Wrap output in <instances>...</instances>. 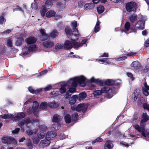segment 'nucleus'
I'll return each mask as SVG.
<instances>
[{"label": "nucleus", "mask_w": 149, "mask_h": 149, "mask_svg": "<svg viewBox=\"0 0 149 149\" xmlns=\"http://www.w3.org/2000/svg\"><path fill=\"white\" fill-rule=\"evenodd\" d=\"M140 66V63L137 61L133 62L131 64V66L136 69L139 68Z\"/></svg>", "instance_id": "nucleus-32"}, {"label": "nucleus", "mask_w": 149, "mask_h": 149, "mask_svg": "<svg viewBox=\"0 0 149 149\" xmlns=\"http://www.w3.org/2000/svg\"><path fill=\"white\" fill-rule=\"evenodd\" d=\"M94 7V3H86L84 6V8L85 9L87 10H91Z\"/></svg>", "instance_id": "nucleus-29"}, {"label": "nucleus", "mask_w": 149, "mask_h": 149, "mask_svg": "<svg viewBox=\"0 0 149 149\" xmlns=\"http://www.w3.org/2000/svg\"><path fill=\"white\" fill-rule=\"evenodd\" d=\"M136 4L134 2H131L127 3L126 8L127 11L129 12H135L136 10Z\"/></svg>", "instance_id": "nucleus-8"}, {"label": "nucleus", "mask_w": 149, "mask_h": 149, "mask_svg": "<svg viewBox=\"0 0 149 149\" xmlns=\"http://www.w3.org/2000/svg\"><path fill=\"white\" fill-rule=\"evenodd\" d=\"M86 96V94L85 93L82 92L80 93L79 95V99L80 100H82L84 99Z\"/></svg>", "instance_id": "nucleus-39"}, {"label": "nucleus", "mask_w": 149, "mask_h": 149, "mask_svg": "<svg viewBox=\"0 0 149 149\" xmlns=\"http://www.w3.org/2000/svg\"><path fill=\"white\" fill-rule=\"evenodd\" d=\"M68 91L66 92L65 95H64V97L65 99H68L71 96V94Z\"/></svg>", "instance_id": "nucleus-54"}, {"label": "nucleus", "mask_w": 149, "mask_h": 149, "mask_svg": "<svg viewBox=\"0 0 149 149\" xmlns=\"http://www.w3.org/2000/svg\"><path fill=\"white\" fill-rule=\"evenodd\" d=\"M68 83L67 82H64L61 84V87L59 89V91L61 93L63 94L66 91V86H68Z\"/></svg>", "instance_id": "nucleus-13"}, {"label": "nucleus", "mask_w": 149, "mask_h": 149, "mask_svg": "<svg viewBox=\"0 0 149 149\" xmlns=\"http://www.w3.org/2000/svg\"><path fill=\"white\" fill-rule=\"evenodd\" d=\"M102 93L101 90H98L94 91L93 93L94 95L95 96L100 95Z\"/></svg>", "instance_id": "nucleus-48"}, {"label": "nucleus", "mask_w": 149, "mask_h": 149, "mask_svg": "<svg viewBox=\"0 0 149 149\" xmlns=\"http://www.w3.org/2000/svg\"><path fill=\"white\" fill-rule=\"evenodd\" d=\"M37 130L36 129L33 130V131L31 130H28L26 131V134L29 135H32L33 133L36 134L37 132Z\"/></svg>", "instance_id": "nucleus-37"}, {"label": "nucleus", "mask_w": 149, "mask_h": 149, "mask_svg": "<svg viewBox=\"0 0 149 149\" xmlns=\"http://www.w3.org/2000/svg\"><path fill=\"white\" fill-rule=\"evenodd\" d=\"M77 21H75L74 22L72 23L71 27L72 29L74 30H74L75 29H76V27H77Z\"/></svg>", "instance_id": "nucleus-53"}, {"label": "nucleus", "mask_w": 149, "mask_h": 149, "mask_svg": "<svg viewBox=\"0 0 149 149\" xmlns=\"http://www.w3.org/2000/svg\"><path fill=\"white\" fill-rule=\"evenodd\" d=\"M19 131V128H16L14 130L12 131V133L13 134H17Z\"/></svg>", "instance_id": "nucleus-61"}, {"label": "nucleus", "mask_w": 149, "mask_h": 149, "mask_svg": "<svg viewBox=\"0 0 149 149\" xmlns=\"http://www.w3.org/2000/svg\"><path fill=\"white\" fill-rule=\"evenodd\" d=\"M137 18V15L135 14H133L129 17V19L132 23H133L136 21Z\"/></svg>", "instance_id": "nucleus-26"}, {"label": "nucleus", "mask_w": 149, "mask_h": 149, "mask_svg": "<svg viewBox=\"0 0 149 149\" xmlns=\"http://www.w3.org/2000/svg\"><path fill=\"white\" fill-rule=\"evenodd\" d=\"M56 14V13L53 10L48 11L46 14V17L47 18H50L54 16Z\"/></svg>", "instance_id": "nucleus-28"}, {"label": "nucleus", "mask_w": 149, "mask_h": 149, "mask_svg": "<svg viewBox=\"0 0 149 149\" xmlns=\"http://www.w3.org/2000/svg\"><path fill=\"white\" fill-rule=\"evenodd\" d=\"M56 135V133L53 132H47L46 135V138L49 139V140H52L55 137Z\"/></svg>", "instance_id": "nucleus-17"}, {"label": "nucleus", "mask_w": 149, "mask_h": 149, "mask_svg": "<svg viewBox=\"0 0 149 149\" xmlns=\"http://www.w3.org/2000/svg\"><path fill=\"white\" fill-rule=\"evenodd\" d=\"M6 47L4 46H2L0 49V51L1 53L5 52L6 51Z\"/></svg>", "instance_id": "nucleus-55"}, {"label": "nucleus", "mask_w": 149, "mask_h": 149, "mask_svg": "<svg viewBox=\"0 0 149 149\" xmlns=\"http://www.w3.org/2000/svg\"><path fill=\"white\" fill-rule=\"evenodd\" d=\"M0 116L4 119L11 118L12 120L13 115V114L8 113L1 115Z\"/></svg>", "instance_id": "nucleus-33"}, {"label": "nucleus", "mask_w": 149, "mask_h": 149, "mask_svg": "<svg viewBox=\"0 0 149 149\" xmlns=\"http://www.w3.org/2000/svg\"><path fill=\"white\" fill-rule=\"evenodd\" d=\"M36 39L34 37H29L26 40V42L28 44L35 43L36 42Z\"/></svg>", "instance_id": "nucleus-27"}, {"label": "nucleus", "mask_w": 149, "mask_h": 149, "mask_svg": "<svg viewBox=\"0 0 149 149\" xmlns=\"http://www.w3.org/2000/svg\"><path fill=\"white\" fill-rule=\"evenodd\" d=\"M25 117V114L23 112H20L17 114V115L14 117L13 116V117L12 118V120L13 121L16 122L19 119L23 118Z\"/></svg>", "instance_id": "nucleus-14"}, {"label": "nucleus", "mask_w": 149, "mask_h": 149, "mask_svg": "<svg viewBox=\"0 0 149 149\" xmlns=\"http://www.w3.org/2000/svg\"><path fill=\"white\" fill-rule=\"evenodd\" d=\"M58 34V33L56 31L54 30L50 34L51 37L54 38L56 37Z\"/></svg>", "instance_id": "nucleus-45"}, {"label": "nucleus", "mask_w": 149, "mask_h": 149, "mask_svg": "<svg viewBox=\"0 0 149 149\" xmlns=\"http://www.w3.org/2000/svg\"><path fill=\"white\" fill-rule=\"evenodd\" d=\"M57 5L59 7V8L61 9H62L64 8L65 7V4L61 2H58Z\"/></svg>", "instance_id": "nucleus-51"}, {"label": "nucleus", "mask_w": 149, "mask_h": 149, "mask_svg": "<svg viewBox=\"0 0 149 149\" xmlns=\"http://www.w3.org/2000/svg\"><path fill=\"white\" fill-rule=\"evenodd\" d=\"M103 139L101 137H98L96 139L93 140L92 141V143H94L97 142H102L103 141Z\"/></svg>", "instance_id": "nucleus-50"}, {"label": "nucleus", "mask_w": 149, "mask_h": 149, "mask_svg": "<svg viewBox=\"0 0 149 149\" xmlns=\"http://www.w3.org/2000/svg\"><path fill=\"white\" fill-rule=\"evenodd\" d=\"M145 87L142 89L143 94L146 96L149 95V86L147 85L146 84H144Z\"/></svg>", "instance_id": "nucleus-22"}, {"label": "nucleus", "mask_w": 149, "mask_h": 149, "mask_svg": "<svg viewBox=\"0 0 149 149\" xmlns=\"http://www.w3.org/2000/svg\"><path fill=\"white\" fill-rule=\"evenodd\" d=\"M36 46L35 45H32L30 46L29 48L27 47H25L23 49L22 54L23 55L25 56L27 55L29 52H33L36 49Z\"/></svg>", "instance_id": "nucleus-9"}, {"label": "nucleus", "mask_w": 149, "mask_h": 149, "mask_svg": "<svg viewBox=\"0 0 149 149\" xmlns=\"http://www.w3.org/2000/svg\"><path fill=\"white\" fill-rule=\"evenodd\" d=\"M60 127L61 125L59 123H56L52 125L51 128L53 130H58Z\"/></svg>", "instance_id": "nucleus-30"}, {"label": "nucleus", "mask_w": 149, "mask_h": 149, "mask_svg": "<svg viewBox=\"0 0 149 149\" xmlns=\"http://www.w3.org/2000/svg\"><path fill=\"white\" fill-rule=\"evenodd\" d=\"M31 7L34 9H36L38 8V3L35 2L34 3H32L31 4Z\"/></svg>", "instance_id": "nucleus-56"}, {"label": "nucleus", "mask_w": 149, "mask_h": 149, "mask_svg": "<svg viewBox=\"0 0 149 149\" xmlns=\"http://www.w3.org/2000/svg\"><path fill=\"white\" fill-rule=\"evenodd\" d=\"M99 25L100 22L99 21H97L94 28V31L95 32L97 33L100 30V27Z\"/></svg>", "instance_id": "nucleus-44"}, {"label": "nucleus", "mask_w": 149, "mask_h": 149, "mask_svg": "<svg viewBox=\"0 0 149 149\" xmlns=\"http://www.w3.org/2000/svg\"><path fill=\"white\" fill-rule=\"evenodd\" d=\"M130 28V24L129 22H127L125 25V30H121V32H124L127 33L126 32L129 30Z\"/></svg>", "instance_id": "nucleus-24"}, {"label": "nucleus", "mask_w": 149, "mask_h": 149, "mask_svg": "<svg viewBox=\"0 0 149 149\" xmlns=\"http://www.w3.org/2000/svg\"><path fill=\"white\" fill-rule=\"evenodd\" d=\"M42 35L41 40L43 42V46L47 48H51L54 46V43L51 40H46L49 38V36L45 33V30L44 29L39 30Z\"/></svg>", "instance_id": "nucleus-3"}, {"label": "nucleus", "mask_w": 149, "mask_h": 149, "mask_svg": "<svg viewBox=\"0 0 149 149\" xmlns=\"http://www.w3.org/2000/svg\"><path fill=\"white\" fill-rule=\"evenodd\" d=\"M100 1H101L102 3H104L106 2L107 0H93V3L97 4Z\"/></svg>", "instance_id": "nucleus-57"}, {"label": "nucleus", "mask_w": 149, "mask_h": 149, "mask_svg": "<svg viewBox=\"0 0 149 149\" xmlns=\"http://www.w3.org/2000/svg\"><path fill=\"white\" fill-rule=\"evenodd\" d=\"M39 106V104L38 102L35 101L33 102L32 108L33 110H36L38 108Z\"/></svg>", "instance_id": "nucleus-43"}, {"label": "nucleus", "mask_w": 149, "mask_h": 149, "mask_svg": "<svg viewBox=\"0 0 149 149\" xmlns=\"http://www.w3.org/2000/svg\"><path fill=\"white\" fill-rule=\"evenodd\" d=\"M89 81L91 82H93L100 84V86H102L103 84V82L101 80L99 79H95L94 77H92L89 80Z\"/></svg>", "instance_id": "nucleus-20"}, {"label": "nucleus", "mask_w": 149, "mask_h": 149, "mask_svg": "<svg viewBox=\"0 0 149 149\" xmlns=\"http://www.w3.org/2000/svg\"><path fill=\"white\" fill-rule=\"evenodd\" d=\"M145 21L140 20L136 24V27L139 29L143 30L144 28Z\"/></svg>", "instance_id": "nucleus-15"}, {"label": "nucleus", "mask_w": 149, "mask_h": 149, "mask_svg": "<svg viewBox=\"0 0 149 149\" xmlns=\"http://www.w3.org/2000/svg\"><path fill=\"white\" fill-rule=\"evenodd\" d=\"M104 83L105 84L108 86L111 85L113 84L118 85H120V83H116V81L110 79H108L106 80L104 82Z\"/></svg>", "instance_id": "nucleus-19"}, {"label": "nucleus", "mask_w": 149, "mask_h": 149, "mask_svg": "<svg viewBox=\"0 0 149 149\" xmlns=\"http://www.w3.org/2000/svg\"><path fill=\"white\" fill-rule=\"evenodd\" d=\"M115 135L118 136V137H126V136H125L124 135H122V134H120V132L118 131H116Z\"/></svg>", "instance_id": "nucleus-62"}, {"label": "nucleus", "mask_w": 149, "mask_h": 149, "mask_svg": "<svg viewBox=\"0 0 149 149\" xmlns=\"http://www.w3.org/2000/svg\"><path fill=\"white\" fill-rule=\"evenodd\" d=\"M143 107L145 109H146L149 111V105L146 103H144L143 104Z\"/></svg>", "instance_id": "nucleus-59"}, {"label": "nucleus", "mask_w": 149, "mask_h": 149, "mask_svg": "<svg viewBox=\"0 0 149 149\" xmlns=\"http://www.w3.org/2000/svg\"><path fill=\"white\" fill-rule=\"evenodd\" d=\"M101 91L102 93H108L107 95L108 98H111L116 93V89L113 87L111 88L108 86L104 87L101 88Z\"/></svg>", "instance_id": "nucleus-6"}, {"label": "nucleus", "mask_w": 149, "mask_h": 149, "mask_svg": "<svg viewBox=\"0 0 149 149\" xmlns=\"http://www.w3.org/2000/svg\"><path fill=\"white\" fill-rule=\"evenodd\" d=\"M48 104L45 102H42L40 106V108L42 109H45L47 108Z\"/></svg>", "instance_id": "nucleus-35"}, {"label": "nucleus", "mask_w": 149, "mask_h": 149, "mask_svg": "<svg viewBox=\"0 0 149 149\" xmlns=\"http://www.w3.org/2000/svg\"><path fill=\"white\" fill-rule=\"evenodd\" d=\"M113 146L112 141L110 140H107L104 145V149H112Z\"/></svg>", "instance_id": "nucleus-16"}, {"label": "nucleus", "mask_w": 149, "mask_h": 149, "mask_svg": "<svg viewBox=\"0 0 149 149\" xmlns=\"http://www.w3.org/2000/svg\"><path fill=\"white\" fill-rule=\"evenodd\" d=\"M7 45L8 47H12V42L11 40L8 39L7 41Z\"/></svg>", "instance_id": "nucleus-49"}, {"label": "nucleus", "mask_w": 149, "mask_h": 149, "mask_svg": "<svg viewBox=\"0 0 149 149\" xmlns=\"http://www.w3.org/2000/svg\"><path fill=\"white\" fill-rule=\"evenodd\" d=\"M29 91L31 93L34 94L36 93L35 90H34L31 86H29L28 88Z\"/></svg>", "instance_id": "nucleus-58"}, {"label": "nucleus", "mask_w": 149, "mask_h": 149, "mask_svg": "<svg viewBox=\"0 0 149 149\" xmlns=\"http://www.w3.org/2000/svg\"><path fill=\"white\" fill-rule=\"evenodd\" d=\"M51 142L49 139H45L41 140L39 144V146L40 148H44L49 146Z\"/></svg>", "instance_id": "nucleus-12"}, {"label": "nucleus", "mask_w": 149, "mask_h": 149, "mask_svg": "<svg viewBox=\"0 0 149 149\" xmlns=\"http://www.w3.org/2000/svg\"><path fill=\"white\" fill-rule=\"evenodd\" d=\"M88 105L85 104H79L76 107V111H82L83 112H85L87 109Z\"/></svg>", "instance_id": "nucleus-10"}, {"label": "nucleus", "mask_w": 149, "mask_h": 149, "mask_svg": "<svg viewBox=\"0 0 149 149\" xmlns=\"http://www.w3.org/2000/svg\"><path fill=\"white\" fill-rule=\"evenodd\" d=\"M65 31L68 37L69 38L70 36V39L72 42L77 40L78 39L79 37L80 36L78 32L77 29H75L72 33L70 28H65Z\"/></svg>", "instance_id": "nucleus-5"}, {"label": "nucleus", "mask_w": 149, "mask_h": 149, "mask_svg": "<svg viewBox=\"0 0 149 149\" xmlns=\"http://www.w3.org/2000/svg\"><path fill=\"white\" fill-rule=\"evenodd\" d=\"M86 80V78L83 75L70 78L68 81V92L71 93L75 92L77 84L81 86H85Z\"/></svg>", "instance_id": "nucleus-1"}, {"label": "nucleus", "mask_w": 149, "mask_h": 149, "mask_svg": "<svg viewBox=\"0 0 149 149\" xmlns=\"http://www.w3.org/2000/svg\"><path fill=\"white\" fill-rule=\"evenodd\" d=\"M144 45L146 47L149 46V38L145 41L144 44Z\"/></svg>", "instance_id": "nucleus-64"}, {"label": "nucleus", "mask_w": 149, "mask_h": 149, "mask_svg": "<svg viewBox=\"0 0 149 149\" xmlns=\"http://www.w3.org/2000/svg\"><path fill=\"white\" fill-rule=\"evenodd\" d=\"M109 58L103 59H99L98 62H101L102 63L107 64L109 63Z\"/></svg>", "instance_id": "nucleus-46"}, {"label": "nucleus", "mask_w": 149, "mask_h": 149, "mask_svg": "<svg viewBox=\"0 0 149 149\" xmlns=\"http://www.w3.org/2000/svg\"><path fill=\"white\" fill-rule=\"evenodd\" d=\"M104 6H100L97 8V10L99 14H101L104 11Z\"/></svg>", "instance_id": "nucleus-41"}, {"label": "nucleus", "mask_w": 149, "mask_h": 149, "mask_svg": "<svg viewBox=\"0 0 149 149\" xmlns=\"http://www.w3.org/2000/svg\"><path fill=\"white\" fill-rule=\"evenodd\" d=\"M2 142L6 144H13L15 146L17 144L16 140L13 137L7 136L2 137L1 139Z\"/></svg>", "instance_id": "nucleus-7"}, {"label": "nucleus", "mask_w": 149, "mask_h": 149, "mask_svg": "<svg viewBox=\"0 0 149 149\" xmlns=\"http://www.w3.org/2000/svg\"><path fill=\"white\" fill-rule=\"evenodd\" d=\"M64 47L65 49H70L73 47V45L69 40H66L64 42Z\"/></svg>", "instance_id": "nucleus-18"}, {"label": "nucleus", "mask_w": 149, "mask_h": 149, "mask_svg": "<svg viewBox=\"0 0 149 149\" xmlns=\"http://www.w3.org/2000/svg\"><path fill=\"white\" fill-rule=\"evenodd\" d=\"M63 117L57 114L54 115L53 116V121L56 123L61 120Z\"/></svg>", "instance_id": "nucleus-23"}, {"label": "nucleus", "mask_w": 149, "mask_h": 149, "mask_svg": "<svg viewBox=\"0 0 149 149\" xmlns=\"http://www.w3.org/2000/svg\"><path fill=\"white\" fill-rule=\"evenodd\" d=\"M38 120H31L29 118H26L21 121H19L18 122V125L21 127V130L22 132L24 131V127H29L30 124H33L35 123L38 122Z\"/></svg>", "instance_id": "nucleus-4"}, {"label": "nucleus", "mask_w": 149, "mask_h": 149, "mask_svg": "<svg viewBox=\"0 0 149 149\" xmlns=\"http://www.w3.org/2000/svg\"><path fill=\"white\" fill-rule=\"evenodd\" d=\"M5 20V19L3 15H0V24H2Z\"/></svg>", "instance_id": "nucleus-60"}, {"label": "nucleus", "mask_w": 149, "mask_h": 149, "mask_svg": "<svg viewBox=\"0 0 149 149\" xmlns=\"http://www.w3.org/2000/svg\"><path fill=\"white\" fill-rule=\"evenodd\" d=\"M73 44V47L74 48L77 49L81 46L80 43L77 42L75 41L72 42Z\"/></svg>", "instance_id": "nucleus-42"}, {"label": "nucleus", "mask_w": 149, "mask_h": 149, "mask_svg": "<svg viewBox=\"0 0 149 149\" xmlns=\"http://www.w3.org/2000/svg\"><path fill=\"white\" fill-rule=\"evenodd\" d=\"M78 96L77 95H74L70 98V100L69 101V103L71 105L74 104L76 101V99L78 98Z\"/></svg>", "instance_id": "nucleus-25"}, {"label": "nucleus", "mask_w": 149, "mask_h": 149, "mask_svg": "<svg viewBox=\"0 0 149 149\" xmlns=\"http://www.w3.org/2000/svg\"><path fill=\"white\" fill-rule=\"evenodd\" d=\"M52 88V86L51 85H49L44 88L45 91H48L50 90Z\"/></svg>", "instance_id": "nucleus-63"}, {"label": "nucleus", "mask_w": 149, "mask_h": 149, "mask_svg": "<svg viewBox=\"0 0 149 149\" xmlns=\"http://www.w3.org/2000/svg\"><path fill=\"white\" fill-rule=\"evenodd\" d=\"M142 118L140 127L137 124L134 125L133 127L138 131L141 133V135L144 138L146 139L147 137L149 138V132L147 130L145 132L144 127L145 123L149 119V116L146 113H143Z\"/></svg>", "instance_id": "nucleus-2"}, {"label": "nucleus", "mask_w": 149, "mask_h": 149, "mask_svg": "<svg viewBox=\"0 0 149 149\" xmlns=\"http://www.w3.org/2000/svg\"><path fill=\"white\" fill-rule=\"evenodd\" d=\"M64 119L65 122L67 123H69L71 122V116L69 114H67L65 116Z\"/></svg>", "instance_id": "nucleus-36"}, {"label": "nucleus", "mask_w": 149, "mask_h": 149, "mask_svg": "<svg viewBox=\"0 0 149 149\" xmlns=\"http://www.w3.org/2000/svg\"><path fill=\"white\" fill-rule=\"evenodd\" d=\"M24 41V39L22 37L17 38V40L16 43V45L17 46L21 45L22 42Z\"/></svg>", "instance_id": "nucleus-40"}, {"label": "nucleus", "mask_w": 149, "mask_h": 149, "mask_svg": "<svg viewBox=\"0 0 149 149\" xmlns=\"http://www.w3.org/2000/svg\"><path fill=\"white\" fill-rule=\"evenodd\" d=\"M40 132L38 134V136L39 138L42 139L45 136V134L44 132L46 130L47 128L46 126L40 125L39 127Z\"/></svg>", "instance_id": "nucleus-11"}, {"label": "nucleus", "mask_w": 149, "mask_h": 149, "mask_svg": "<svg viewBox=\"0 0 149 149\" xmlns=\"http://www.w3.org/2000/svg\"><path fill=\"white\" fill-rule=\"evenodd\" d=\"M141 94L140 91L139 90H136L134 91L132 95L134 97L133 99L134 100H137L140 96Z\"/></svg>", "instance_id": "nucleus-21"}, {"label": "nucleus", "mask_w": 149, "mask_h": 149, "mask_svg": "<svg viewBox=\"0 0 149 149\" xmlns=\"http://www.w3.org/2000/svg\"><path fill=\"white\" fill-rule=\"evenodd\" d=\"M63 46V44H57L55 46V48L57 49H62Z\"/></svg>", "instance_id": "nucleus-52"}, {"label": "nucleus", "mask_w": 149, "mask_h": 149, "mask_svg": "<svg viewBox=\"0 0 149 149\" xmlns=\"http://www.w3.org/2000/svg\"><path fill=\"white\" fill-rule=\"evenodd\" d=\"M78 116L77 113H74L72 115V120L73 121L76 120L78 119Z\"/></svg>", "instance_id": "nucleus-47"}, {"label": "nucleus", "mask_w": 149, "mask_h": 149, "mask_svg": "<svg viewBox=\"0 0 149 149\" xmlns=\"http://www.w3.org/2000/svg\"><path fill=\"white\" fill-rule=\"evenodd\" d=\"M48 105L51 108H56L58 106V104L55 102H53L49 103Z\"/></svg>", "instance_id": "nucleus-34"}, {"label": "nucleus", "mask_w": 149, "mask_h": 149, "mask_svg": "<svg viewBox=\"0 0 149 149\" xmlns=\"http://www.w3.org/2000/svg\"><path fill=\"white\" fill-rule=\"evenodd\" d=\"M47 10V8L44 6H43L41 8L40 10V13L42 17H44L45 16V13Z\"/></svg>", "instance_id": "nucleus-31"}, {"label": "nucleus", "mask_w": 149, "mask_h": 149, "mask_svg": "<svg viewBox=\"0 0 149 149\" xmlns=\"http://www.w3.org/2000/svg\"><path fill=\"white\" fill-rule=\"evenodd\" d=\"M45 5L48 8H51L52 5V0H47Z\"/></svg>", "instance_id": "nucleus-38"}]
</instances>
